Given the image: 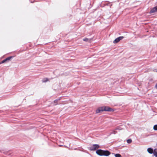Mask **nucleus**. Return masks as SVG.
<instances>
[{
    "label": "nucleus",
    "instance_id": "1",
    "mask_svg": "<svg viewBox=\"0 0 157 157\" xmlns=\"http://www.w3.org/2000/svg\"><path fill=\"white\" fill-rule=\"evenodd\" d=\"M96 153L100 156H108L110 154V153L108 151H104L101 149H99L96 151Z\"/></svg>",
    "mask_w": 157,
    "mask_h": 157
},
{
    "label": "nucleus",
    "instance_id": "2",
    "mask_svg": "<svg viewBox=\"0 0 157 157\" xmlns=\"http://www.w3.org/2000/svg\"><path fill=\"white\" fill-rule=\"evenodd\" d=\"M104 111H108L110 112H113L114 111L113 109L109 107L103 106H102Z\"/></svg>",
    "mask_w": 157,
    "mask_h": 157
},
{
    "label": "nucleus",
    "instance_id": "3",
    "mask_svg": "<svg viewBox=\"0 0 157 157\" xmlns=\"http://www.w3.org/2000/svg\"><path fill=\"white\" fill-rule=\"evenodd\" d=\"M13 57V56H10L9 57H8L6 58L5 59L3 60L0 63V64L2 63H4L6 62H7L8 61H9L10 60L12 59Z\"/></svg>",
    "mask_w": 157,
    "mask_h": 157
},
{
    "label": "nucleus",
    "instance_id": "4",
    "mask_svg": "<svg viewBox=\"0 0 157 157\" xmlns=\"http://www.w3.org/2000/svg\"><path fill=\"white\" fill-rule=\"evenodd\" d=\"M124 38V37L123 36H119L115 39L113 41V43L114 44H116L119 41H120Z\"/></svg>",
    "mask_w": 157,
    "mask_h": 157
},
{
    "label": "nucleus",
    "instance_id": "5",
    "mask_svg": "<svg viewBox=\"0 0 157 157\" xmlns=\"http://www.w3.org/2000/svg\"><path fill=\"white\" fill-rule=\"evenodd\" d=\"M99 147V146L98 144H94L93 146L90 147V150L94 151Z\"/></svg>",
    "mask_w": 157,
    "mask_h": 157
},
{
    "label": "nucleus",
    "instance_id": "6",
    "mask_svg": "<svg viewBox=\"0 0 157 157\" xmlns=\"http://www.w3.org/2000/svg\"><path fill=\"white\" fill-rule=\"evenodd\" d=\"M104 111L103 107H99L96 111V113H98Z\"/></svg>",
    "mask_w": 157,
    "mask_h": 157
},
{
    "label": "nucleus",
    "instance_id": "7",
    "mask_svg": "<svg viewBox=\"0 0 157 157\" xmlns=\"http://www.w3.org/2000/svg\"><path fill=\"white\" fill-rule=\"evenodd\" d=\"M157 12V6L152 8L150 10L149 13H151Z\"/></svg>",
    "mask_w": 157,
    "mask_h": 157
},
{
    "label": "nucleus",
    "instance_id": "8",
    "mask_svg": "<svg viewBox=\"0 0 157 157\" xmlns=\"http://www.w3.org/2000/svg\"><path fill=\"white\" fill-rule=\"evenodd\" d=\"M92 39H93V38L89 39V38H85L83 39V41H86V42H90L91 41V40H92Z\"/></svg>",
    "mask_w": 157,
    "mask_h": 157
},
{
    "label": "nucleus",
    "instance_id": "9",
    "mask_svg": "<svg viewBox=\"0 0 157 157\" xmlns=\"http://www.w3.org/2000/svg\"><path fill=\"white\" fill-rule=\"evenodd\" d=\"M147 152L150 153L152 154L153 153V151L152 149L151 148H149L147 149Z\"/></svg>",
    "mask_w": 157,
    "mask_h": 157
},
{
    "label": "nucleus",
    "instance_id": "10",
    "mask_svg": "<svg viewBox=\"0 0 157 157\" xmlns=\"http://www.w3.org/2000/svg\"><path fill=\"white\" fill-rule=\"evenodd\" d=\"M60 100V98H59L58 99H56L54 101V103H56V104H55V105H57V102Z\"/></svg>",
    "mask_w": 157,
    "mask_h": 157
},
{
    "label": "nucleus",
    "instance_id": "11",
    "mask_svg": "<svg viewBox=\"0 0 157 157\" xmlns=\"http://www.w3.org/2000/svg\"><path fill=\"white\" fill-rule=\"evenodd\" d=\"M117 132H116L115 131H113L112 132H111L110 133V134L109 135H108V136H109L110 135L112 134H116V133Z\"/></svg>",
    "mask_w": 157,
    "mask_h": 157
},
{
    "label": "nucleus",
    "instance_id": "12",
    "mask_svg": "<svg viewBox=\"0 0 157 157\" xmlns=\"http://www.w3.org/2000/svg\"><path fill=\"white\" fill-rule=\"evenodd\" d=\"M153 154L154 155H157V149H155L154 150Z\"/></svg>",
    "mask_w": 157,
    "mask_h": 157
},
{
    "label": "nucleus",
    "instance_id": "13",
    "mask_svg": "<svg viewBox=\"0 0 157 157\" xmlns=\"http://www.w3.org/2000/svg\"><path fill=\"white\" fill-rule=\"evenodd\" d=\"M48 81V79L47 78H44L42 80V82H45Z\"/></svg>",
    "mask_w": 157,
    "mask_h": 157
},
{
    "label": "nucleus",
    "instance_id": "14",
    "mask_svg": "<svg viewBox=\"0 0 157 157\" xmlns=\"http://www.w3.org/2000/svg\"><path fill=\"white\" fill-rule=\"evenodd\" d=\"M132 142V140L131 139H129L127 140V142L128 144L131 143Z\"/></svg>",
    "mask_w": 157,
    "mask_h": 157
},
{
    "label": "nucleus",
    "instance_id": "15",
    "mask_svg": "<svg viewBox=\"0 0 157 157\" xmlns=\"http://www.w3.org/2000/svg\"><path fill=\"white\" fill-rule=\"evenodd\" d=\"M153 129L154 130H157V124H155L154 125Z\"/></svg>",
    "mask_w": 157,
    "mask_h": 157
},
{
    "label": "nucleus",
    "instance_id": "16",
    "mask_svg": "<svg viewBox=\"0 0 157 157\" xmlns=\"http://www.w3.org/2000/svg\"><path fill=\"white\" fill-rule=\"evenodd\" d=\"M115 157H121V155L119 154H117L114 155Z\"/></svg>",
    "mask_w": 157,
    "mask_h": 157
},
{
    "label": "nucleus",
    "instance_id": "17",
    "mask_svg": "<svg viewBox=\"0 0 157 157\" xmlns=\"http://www.w3.org/2000/svg\"><path fill=\"white\" fill-rule=\"evenodd\" d=\"M116 130H121L122 129V128L121 127H117L116 128Z\"/></svg>",
    "mask_w": 157,
    "mask_h": 157
},
{
    "label": "nucleus",
    "instance_id": "18",
    "mask_svg": "<svg viewBox=\"0 0 157 157\" xmlns=\"http://www.w3.org/2000/svg\"><path fill=\"white\" fill-rule=\"evenodd\" d=\"M155 87L157 89V84L155 85Z\"/></svg>",
    "mask_w": 157,
    "mask_h": 157
},
{
    "label": "nucleus",
    "instance_id": "19",
    "mask_svg": "<svg viewBox=\"0 0 157 157\" xmlns=\"http://www.w3.org/2000/svg\"><path fill=\"white\" fill-rule=\"evenodd\" d=\"M155 156V157H157V155H154Z\"/></svg>",
    "mask_w": 157,
    "mask_h": 157
},
{
    "label": "nucleus",
    "instance_id": "20",
    "mask_svg": "<svg viewBox=\"0 0 157 157\" xmlns=\"http://www.w3.org/2000/svg\"><path fill=\"white\" fill-rule=\"evenodd\" d=\"M156 145H157V143L156 144Z\"/></svg>",
    "mask_w": 157,
    "mask_h": 157
}]
</instances>
